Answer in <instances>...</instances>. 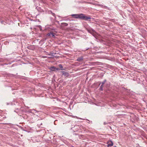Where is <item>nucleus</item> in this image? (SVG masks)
Here are the masks:
<instances>
[{"label":"nucleus","instance_id":"nucleus-21","mask_svg":"<svg viewBox=\"0 0 147 147\" xmlns=\"http://www.w3.org/2000/svg\"><path fill=\"white\" fill-rule=\"evenodd\" d=\"M48 55H50V54H48Z\"/></svg>","mask_w":147,"mask_h":147},{"label":"nucleus","instance_id":"nucleus-6","mask_svg":"<svg viewBox=\"0 0 147 147\" xmlns=\"http://www.w3.org/2000/svg\"><path fill=\"white\" fill-rule=\"evenodd\" d=\"M83 58L82 57H79L77 59V60L79 61H82L83 60Z\"/></svg>","mask_w":147,"mask_h":147},{"label":"nucleus","instance_id":"nucleus-10","mask_svg":"<svg viewBox=\"0 0 147 147\" xmlns=\"http://www.w3.org/2000/svg\"><path fill=\"white\" fill-rule=\"evenodd\" d=\"M3 119V117H2L1 115H0V121H2Z\"/></svg>","mask_w":147,"mask_h":147},{"label":"nucleus","instance_id":"nucleus-2","mask_svg":"<svg viewBox=\"0 0 147 147\" xmlns=\"http://www.w3.org/2000/svg\"><path fill=\"white\" fill-rule=\"evenodd\" d=\"M78 19L84 20H88L90 19L91 18L90 17H87L83 13L78 14Z\"/></svg>","mask_w":147,"mask_h":147},{"label":"nucleus","instance_id":"nucleus-7","mask_svg":"<svg viewBox=\"0 0 147 147\" xmlns=\"http://www.w3.org/2000/svg\"><path fill=\"white\" fill-rule=\"evenodd\" d=\"M56 67H52L50 68V69L52 71H55Z\"/></svg>","mask_w":147,"mask_h":147},{"label":"nucleus","instance_id":"nucleus-16","mask_svg":"<svg viewBox=\"0 0 147 147\" xmlns=\"http://www.w3.org/2000/svg\"><path fill=\"white\" fill-rule=\"evenodd\" d=\"M92 31H93V32H95V31L94 30H92Z\"/></svg>","mask_w":147,"mask_h":147},{"label":"nucleus","instance_id":"nucleus-4","mask_svg":"<svg viewBox=\"0 0 147 147\" xmlns=\"http://www.w3.org/2000/svg\"><path fill=\"white\" fill-rule=\"evenodd\" d=\"M113 145V143L111 141H109L107 142V146L109 147L112 146Z\"/></svg>","mask_w":147,"mask_h":147},{"label":"nucleus","instance_id":"nucleus-22","mask_svg":"<svg viewBox=\"0 0 147 147\" xmlns=\"http://www.w3.org/2000/svg\"><path fill=\"white\" fill-rule=\"evenodd\" d=\"M114 147H117L116 146H115Z\"/></svg>","mask_w":147,"mask_h":147},{"label":"nucleus","instance_id":"nucleus-15","mask_svg":"<svg viewBox=\"0 0 147 147\" xmlns=\"http://www.w3.org/2000/svg\"><path fill=\"white\" fill-rule=\"evenodd\" d=\"M55 70H60V69L59 68H57L56 67V68H55Z\"/></svg>","mask_w":147,"mask_h":147},{"label":"nucleus","instance_id":"nucleus-20","mask_svg":"<svg viewBox=\"0 0 147 147\" xmlns=\"http://www.w3.org/2000/svg\"><path fill=\"white\" fill-rule=\"evenodd\" d=\"M106 81V80H105L103 82H105H105Z\"/></svg>","mask_w":147,"mask_h":147},{"label":"nucleus","instance_id":"nucleus-19","mask_svg":"<svg viewBox=\"0 0 147 147\" xmlns=\"http://www.w3.org/2000/svg\"><path fill=\"white\" fill-rule=\"evenodd\" d=\"M106 81V80H105L103 82H105H105Z\"/></svg>","mask_w":147,"mask_h":147},{"label":"nucleus","instance_id":"nucleus-1","mask_svg":"<svg viewBox=\"0 0 147 147\" xmlns=\"http://www.w3.org/2000/svg\"><path fill=\"white\" fill-rule=\"evenodd\" d=\"M49 31L50 32L48 33L47 35V36L52 37L54 38L55 37V29L54 28H49Z\"/></svg>","mask_w":147,"mask_h":147},{"label":"nucleus","instance_id":"nucleus-18","mask_svg":"<svg viewBox=\"0 0 147 147\" xmlns=\"http://www.w3.org/2000/svg\"><path fill=\"white\" fill-rule=\"evenodd\" d=\"M30 47H28V49H31L30 48Z\"/></svg>","mask_w":147,"mask_h":147},{"label":"nucleus","instance_id":"nucleus-13","mask_svg":"<svg viewBox=\"0 0 147 147\" xmlns=\"http://www.w3.org/2000/svg\"><path fill=\"white\" fill-rule=\"evenodd\" d=\"M105 83V82H102V86H103L104 85V84Z\"/></svg>","mask_w":147,"mask_h":147},{"label":"nucleus","instance_id":"nucleus-5","mask_svg":"<svg viewBox=\"0 0 147 147\" xmlns=\"http://www.w3.org/2000/svg\"><path fill=\"white\" fill-rule=\"evenodd\" d=\"M71 16L74 17L75 18L78 19V14H72L71 15Z\"/></svg>","mask_w":147,"mask_h":147},{"label":"nucleus","instance_id":"nucleus-12","mask_svg":"<svg viewBox=\"0 0 147 147\" xmlns=\"http://www.w3.org/2000/svg\"><path fill=\"white\" fill-rule=\"evenodd\" d=\"M38 27L39 28L40 30L41 31H42L43 30L42 28V27L40 26L39 25L38 26Z\"/></svg>","mask_w":147,"mask_h":147},{"label":"nucleus","instance_id":"nucleus-17","mask_svg":"<svg viewBox=\"0 0 147 147\" xmlns=\"http://www.w3.org/2000/svg\"><path fill=\"white\" fill-rule=\"evenodd\" d=\"M107 123H106L105 122H104V125H106V124H107Z\"/></svg>","mask_w":147,"mask_h":147},{"label":"nucleus","instance_id":"nucleus-9","mask_svg":"<svg viewBox=\"0 0 147 147\" xmlns=\"http://www.w3.org/2000/svg\"><path fill=\"white\" fill-rule=\"evenodd\" d=\"M59 67L60 68H61V70H64V69H63V66H62V65L61 64H59Z\"/></svg>","mask_w":147,"mask_h":147},{"label":"nucleus","instance_id":"nucleus-3","mask_svg":"<svg viewBox=\"0 0 147 147\" xmlns=\"http://www.w3.org/2000/svg\"><path fill=\"white\" fill-rule=\"evenodd\" d=\"M61 72L62 74V75H64V76L67 77L69 76V74L68 72L64 71H61Z\"/></svg>","mask_w":147,"mask_h":147},{"label":"nucleus","instance_id":"nucleus-11","mask_svg":"<svg viewBox=\"0 0 147 147\" xmlns=\"http://www.w3.org/2000/svg\"><path fill=\"white\" fill-rule=\"evenodd\" d=\"M103 86H102V85H101L99 88L100 90L102 91L103 90Z\"/></svg>","mask_w":147,"mask_h":147},{"label":"nucleus","instance_id":"nucleus-8","mask_svg":"<svg viewBox=\"0 0 147 147\" xmlns=\"http://www.w3.org/2000/svg\"><path fill=\"white\" fill-rule=\"evenodd\" d=\"M61 24L65 26H67L68 25V24L66 23H61Z\"/></svg>","mask_w":147,"mask_h":147},{"label":"nucleus","instance_id":"nucleus-14","mask_svg":"<svg viewBox=\"0 0 147 147\" xmlns=\"http://www.w3.org/2000/svg\"><path fill=\"white\" fill-rule=\"evenodd\" d=\"M52 15L53 16H55V14L53 13H52Z\"/></svg>","mask_w":147,"mask_h":147}]
</instances>
